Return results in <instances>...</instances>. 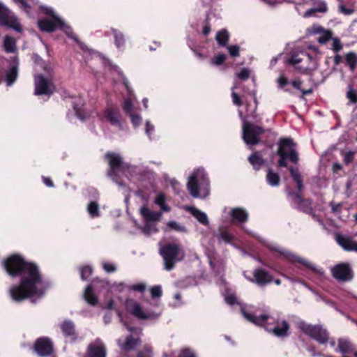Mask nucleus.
I'll use <instances>...</instances> for the list:
<instances>
[{
  "mask_svg": "<svg viewBox=\"0 0 357 357\" xmlns=\"http://www.w3.org/2000/svg\"><path fill=\"white\" fill-rule=\"evenodd\" d=\"M3 265L8 275L18 278V282L9 289V295L15 302L28 299L36 303L50 287L39 266L33 261L25 260L20 255H10L4 261Z\"/></svg>",
  "mask_w": 357,
  "mask_h": 357,
  "instance_id": "nucleus-1",
  "label": "nucleus"
},
{
  "mask_svg": "<svg viewBox=\"0 0 357 357\" xmlns=\"http://www.w3.org/2000/svg\"><path fill=\"white\" fill-rule=\"evenodd\" d=\"M12 1L30 17H35L38 16V13H40L47 15L51 17H45L38 20V24L42 31L52 32L59 28L62 29L68 37L77 42L82 50L84 49L85 45L79 41L72 29L66 25L63 20L55 15L52 8L40 4L38 0Z\"/></svg>",
  "mask_w": 357,
  "mask_h": 357,
  "instance_id": "nucleus-2",
  "label": "nucleus"
},
{
  "mask_svg": "<svg viewBox=\"0 0 357 357\" xmlns=\"http://www.w3.org/2000/svg\"><path fill=\"white\" fill-rule=\"evenodd\" d=\"M106 158L110 167L107 174L108 176L116 182L120 188H122L125 192L127 191L126 185L117 180V175L119 172H122L128 179L133 183L139 181H148L151 183L155 179V174L148 167L142 165L133 166L124 164L119 153H108Z\"/></svg>",
  "mask_w": 357,
  "mask_h": 357,
  "instance_id": "nucleus-3",
  "label": "nucleus"
},
{
  "mask_svg": "<svg viewBox=\"0 0 357 357\" xmlns=\"http://www.w3.org/2000/svg\"><path fill=\"white\" fill-rule=\"evenodd\" d=\"M83 51L84 52V56L87 61H93L92 65H96L98 63H101L111 72L113 76H116L117 78L122 82L127 91V96L123 99L122 102L123 110L126 115L135 112L136 109L133 105V100L135 99V95L130 85L129 81L120 68L112 63L111 61L105 58L99 52L88 49L86 45H84Z\"/></svg>",
  "mask_w": 357,
  "mask_h": 357,
  "instance_id": "nucleus-4",
  "label": "nucleus"
},
{
  "mask_svg": "<svg viewBox=\"0 0 357 357\" xmlns=\"http://www.w3.org/2000/svg\"><path fill=\"white\" fill-rule=\"evenodd\" d=\"M243 316L245 319L255 325L263 326L269 333L278 337H286L289 335V324L283 319H276L267 312L255 310L248 312L242 308Z\"/></svg>",
  "mask_w": 357,
  "mask_h": 357,
  "instance_id": "nucleus-5",
  "label": "nucleus"
},
{
  "mask_svg": "<svg viewBox=\"0 0 357 357\" xmlns=\"http://www.w3.org/2000/svg\"><path fill=\"white\" fill-rule=\"evenodd\" d=\"M34 70L35 95L50 96L55 89L52 82V64L36 56Z\"/></svg>",
  "mask_w": 357,
  "mask_h": 357,
  "instance_id": "nucleus-6",
  "label": "nucleus"
},
{
  "mask_svg": "<svg viewBox=\"0 0 357 357\" xmlns=\"http://www.w3.org/2000/svg\"><path fill=\"white\" fill-rule=\"evenodd\" d=\"M319 52L314 45H309L307 50L294 49L287 62L303 74H310L317 68V56Z\"/></svg>",
  "mask_w": 357,
  "mask_h": 357,
  "instance_id": "nucleus-7",
  "label": "nucleus"
},
{
  "mask_svg": "<svg viewBox=\"0 0 357 357\" xmlns=\"http://www.w3.org/2000/svg\"><path fill=\"white\" fill-rule=\"evenodd\" d=\"M260 241L272 252L274 257L287 260L293 264H300L317 276H324V269L321 267L317 266L309 259L298 256L274 242H271L264 239H260Z\"/></svg>",
  "mask_w": 357,
  "mask_h": 357,
  "instance_id": "nucleus-8",
  "label": "nucleus"
},
{
  "mask_svg": "<svg viewBox=\"0 0 357 357\" xmlns=\"http://www.w3.org/2000/svg\"><path fill=\"white\" fill-rule=\"evenodd\" d=\"M187 189L194 198L204 199L210 194V180L205 169L199 167L188 177Z\"/></svg>",
  "mask_w": 357,
  "mask_h": 357,
  "instance_id": "nucleus-9",
  "label": "nucleus"
},
{
  "mask_svg": "<svg viewBox=\"0 0 357 357\" xmlns=\"http://www.w3.org/2000/svg\"><path fill=\"white\" fill-rule=\"evenodd\" d=\"M158 305V301L153 303L143 301L142 304H140L132 298H128L125 303L126 310L139 319H158L161 312L153 310L152 307H157Z\"/></svg>",
  "mask_w": 357,
  "mask_h": 357,
  "instance_id": "nucleus-10",
  "label": "nucleus"
},
{
  "mask_svg": "<svg viewBox=\"0 0 357 357\" xmlns=\"http://www.w3.org/2000/svg\"><path fill=\"white\" fill-rule=\"evenodd\" d=\"M160 253L163 258L165 269L167 271L172 270L175 264L181 261L185 256L182 248L176 243H167L162 246Z\"/></svg>",
  "mask_w": 357,
  "mask_h": 357,
  "instance_id": "nucleus-11",
  "label": "nucleus"
},
{
  "mask_svg": "<svg viewBox=\"0 0 357 357\" xmlns=\"http://www.w3.org/2000/svg\"><path fill=\"white\" fill-rule=\"evenodd\" d=\"M278 154L280 158L278 161L280 167H286L287 160L295 164L298 161L296 144L291 139L284 138L280 140Z\"/></svg>",
  "mask_w": 357,
  "mask_h": 357,
  "instance_id": "nucleus-12",
  "label": "nucleus"
},
{
  "mask_svg": "<svg viewBox=\"0 0 357 357\" xmlns=\"http://www.w3.org/2000/svg\"><path fill=\"white\" fill-rule=\"evenodd\" d=\"M139 212L144 223L142 231L147 235L157 232V223L162 218V212L152 211L146 205L140 208Z\"/></svg>",
  "mask_w": 357,
  "mask_h": 357,
  "instance_id": "nucleus-13",
  "label": "nucleus"
},
{
  "mask_svg": "<svg viewBox=\"0 0 357 357\" xmlns=\"http://www.w3.org/2000/svg\"><path fill=\"white\" fill-rule=\"evenodd\" d=\"M238 114L243 121V139L247 144L255 145L259 143V136L264 132V129L255 126L246 120L248 115H244L239 110Z\"/></svg>",
  "mask_w": 357,
  "mask_h": 357,
  "instance_id": "nucleus-14",
  "label": "nucleus"
},
{
  "mask_svg": "<svg viewBox=\"0 0 357 357\" xmlns=\"http://www.w3.org/2000/svg\"><path fill=\"white\" fill-rule=\"evenodd\" d=\"M102 117L105 121L119 131H124L127 129V126L123 121L121 112L117 107L108 105L104 110Z\"/></svg>",
  "mask_w": 357,
  "mask_h": 357,
  "instance_id": "nucleus-15",
  "label": "nucleus"
},
{
  "mask_svg": "<svg viewBox=\"0 0 357 357\" xmlns=\"http://www.w3.org/2000/svg\"><path fill=\"white\" fill-rule=\"evenodd\" d=\"M126 328L131 333L130 335L118 340V345L122 351H129L134 350L140 343L141 331L127 326Z\"/></svg>",
  "mask_w": 357,
  "mask_h": 357,
  "instance_id": "nucleus-16",
  "label": "nucleus"
},
{
  "mask_svg": "<svg viewBox=\"0 0 357 357\" xmlns=\"http://www.w3.org/2000/svg\"><path fill=\"white\" fill-rule=\"evenodd\" d=\"M300 329L320 344H325L328 340V333L320 326H312L305 322L298 324Z\"/></svg>",
  "mask_w": 357,
  "mask_h": 357,
  "instance_id": "nucleus-17",
  "label": "nucleus"
},
{
  "mask_svg": "<svg viewBox=\"0 0 357 357\" xmlns=\"http://www.w3.org/2000/svg\"><path fill=\"white\" fill-rule=\"evenodd\" d=\"M1 26H5L17 33H22V26L14 12L1 3Z\"/></svg>",
  "mask_w": 357,
  "mask_h": 357,
  "instance_id": "nucleus-18",
  "label": "nucleus"
},
{
  "mask_svg": "<svg viewBox=\"0 0 357 357\" xmlns=\"http://www.w3.org/2000/svg\"><path fill=\"white\" fill-rule=\"evenodd\" d=\"M224 213L230 217L231 222L232 223L241 225L243 231L252 234L250 231H248L243 226H242L243 224L248 221L249 217L248 212L245 208L241 207L231 208H225L224 209Z\"/></svg>",
  "mask_w": 357,
  "mask_h": 357,
  "instance_id": "nucleus-19",
  "label": "nucleus"
},
{
  "mask_svg": "<svg viewBox=\"0 0 357 357\" xmlns=\"http://www.w3.org/2000/svg\"><path fill=\"white\" fill-rule=\"evenodd\" d=\"M107 348L103 341L96 338L90 342L86 349V357H106Z\"/></svg>",
  "mask_w": 357,
  "mask_h": 357,
  "instance_id": "nucleus-20",
  "label": "nucleus"
},
{
  "mask_svg": "<svg viewBox=\"0 0 357 357\" xmlns=\"http://www.w3.org/2000/svg\"><path fill=\"white\" fill-rule=\"evenodd\" d=\"M288 199L291 204L296 208L305 213L311 211V202L309 199H303L298 193L288 191Z\"/></svg>",
  "mask_w": 357,
  "mask_h": 357,
  "instance_id": "nucleus-21",
  "label": "nucleus"
},
{
  "mask_svg": "<svg viewBox=\"0 0 357 357\" xmlns=\"http://www.w3.org/2000/svg\"><path fill=\"white\" fill-rule=\"evenodd\" d=\"M59 326L67 342L75 343L78 340L79 337L75 331V324L71 320H64Z\"/></svg>",
  "mask_w": 357,
  "mask_h": 357,
  "instance_id": "nucleus-22",
  "label": "nucleus"
},
{
  "mask_svg": "<svg viewBox=\"0 0 357 357\" xmlns=\"http://www.w3.org/2000/svg\"><path fill=\"white\" fill-rule=\"evenodd\" d=\"M333 276L339 281L350 280L352 278L351 270L348 264H340L331 268Z\"/></svg>",
  "mask_w": 357,
  "mask_h": 357,
  "instance_id": "nucleus-23",
  "label": "nucleus"
},
{
  "mask_svg": "<svg viewBox=\"0 0 357 357\" xmlns=\"http://www.w3.org/2000/svg\"><path fill=\"white\" fill-rule=\"evenodd\" d=\"M19 62L17 57H13L9 64L8 69L5 71L3 80L8 86H12L18 77Z\"/></svg>",
  "mask_w": 357,
  "mask_h": 357,
  "instance_id": "nucleus-24",
  "label": "nucleus"
},
{
  "mask_svg": "<svg viewBox=\"0 0 357 357\" xmlns=\"http://www.w3.org/2000/svg\"><path fill=\"white\" fill-rule=\"evenodd\" d=\"M243 275L248 280L255 282L260 286L270 283L272 281V276L262 268L255 269L253 272V278L248 276L246 272H244Z\"/></svg>",
  "mask_w": 357,
  "mask_h": 357,
  "instance_id": "nucleus-25",
  "label": "nucleus"
},
{
  "mask_svg": "<svg viewBox=\"0 0 357 357\" xmlns=\"http://www.w3.org/2000/svg\"><path fill=\"white\" fill-rule=\"evenodd\" d=\"M34 350L40 356H47L52 354L53 345L47 337H40L34 344Z\"/></svg>",
  "mask_w": 357,
  "mask_h": 357,
  "instance_id": "nucleus-26",
  "label": "nucleus"
},
{
  "mask_svg": "<svg viewBox=\"0 0 357 357\" xmlns=\"http://www.w3.org/2000/svg\"><path fill=\"white\" fill-rule=\"evenodd\" d=\"M220 280H221L222 284H223L224 287H225L224 289H222V295L224 296L226 303L230 305H234L235 304H238L240 305L241 311H242V308H243L245 310V311H246L248 312H252L251 311L247 310L243 305H242L240 303H238L237 297H236L235 293L234 292V291L231 289L227 288L225 285V280L222 278L220 279ZM241 313L243 314V312H241Z\"/></svg>",
  "mask_w": 357,
  "mask_h": 357,
  "instance_id": "nucleus-27",
  "label": "nucleus"
},
{
  "mask_svg": "<svg viewBox=\"0 0 357 357\" xmlns=\"http://www.w3.org/2000/svg\"><path fill=\"white\" fill-rule=\"evenodd\" d=\"M336 241L344 250L357 252V241L339 234L336 236Z\"/></svg>",
  "mask_w": 357,
  "mask_h": 357,
  "instance_id": "nucleus-28",
  "label": "nucleus"
},
{
  "mask_svg": "<svg viewBox=\"0 0 357 357\" xmlns=\"http://www.w3.org/2000/svg\"><path fill=\"white\" fill-rule=\"evenodd\" d=\"M167 197L165 193L161 192L157 193L153 199V203L160 208V211L159 212L162 213L171 211V207L167 204Z\"/></svg>",
  "mask_w": 357,
  "mask_h": 357,
  "instance_id": "nucleus-29",
  "label": "nucleus"
},
{
  "mask_svg": "<svg viewBox=\"0 0 357 357\" xmlns=\"http://www.w3.org/2000/svg\"><path fill=\"white\" fill-rule=\"evenodd\" d=\"M111 33L113 35L116 47L119 50L123 51L126 46L125 35L123 32L114 28L111 29Z\"/></svg>",
  "mask_w": 357,
  "mask_h": 357,
  "instance_id": "nucleus-30",
  "label": "nucleus"
},
{
  "mask_svg": "<svg viewBox=\"0 0 357 357\" xmlns=\"http://www.w3.org/2000/svg\"><path fill=\"white\" fill-rule=\"evenodd\" d=\"M188 210L201 224L205 226L208 225L209 221L206 213L193 206L189 207Z\"/></svg>",
  "mask_w": 357,
  "mask_h": 357,
  "instance_id": "nucleus-31",
  "label": "nucleus"
},
{
  "mask_svg": "<svg viewBox=\"0 0 357 357\" xmlns=\"http://www.w3.org/2000/svg\"><path fill=\"white\" fill-rule=\"evenodd\" d=\"M95 288V284H90L86 287L84 293V300L91 305H95L98 303V298L93 293V289Z\"/></svg>",
  "mask_w": 357,
  "mask_h": 357,
  "instance_id": "nucleus-32",
  "label": "nucleus"
},
{
  "mask_svg": "<svg viewBox=\"0 0 357 357\" xmlns=\"http://www.w3.org/2000/svg\"><path fill=\"white\" fill-rule=\"evenodd\" d=\"M84 103L82 98H78L77 102H73V108L78 119L84 121L88 116V113L83 108Z\"/></svg>",
  "mask_w": 357,
  "mask_h": 357,
  "instance_id": "nucleus-33",
  "label": "nucleus"
},
{
  "mask_svg": "<svg viewBox=\"0 0 357 357\" xmlns=\"http://www.w3.org/2000/svg\"><path fill=\"white\" fill-rule=\"evenodd\" d=\"M353 350L351 342L347 339L340 338L338 340V347L335 349L336 351H339L342 354H346Z\"/></svg>",
  "mask_w": 357,
  "mask_h": 357,
  "instance_id": "nucleus-34",
  "label": "nucleus"
},
{
  "mask_svg": "<svg viewBox=\"0 0 357 357\" xmlns=\"http://www.w3.org/2000/svg\"><path fill=\"white\" fill-rule=\"evenodd\" d=\"M86 211L91 218H97L100 216V210L96 201H91L86 206Z\"/></svg>",
  "mask_w": 357,
  "mask_h": 357,
  "instance_id": "nucleus-35",
  "label": "nucleus"
},
{
  "mask_svg": "<svg viewBox=\"0 0 357 357\" xmlns=\"http://www.w3.org/2000/svg\"><path fill=\"white\" fill-rule=\"evenodd\" d=\"M248 160L255 169H259L264 163V160L259 152H255L249 156Z\"/></svg>",
  "mask_w": 357,
  "mask_h": 357,
  "instance_id": "nucleus-36",
  "label": "nucleus"
},
{
  "mask_svg": "<svg viewBox=\"0 0 357 357\" xmlns=\"http://www.w3.org/2000/svg\"><path fill=\"white\" fill-rule=\"evenodd\" d=\"M217 237L218 238L219 242H225L228 244H231L235 246L233 244V241L234 239V236L230 234L226 229H221L218 234H217Z\"/></svg>",
  "mask_w": 357,
  "mask_h": 357,
  "instance_id": "nucleus-37",
  "label": "nucleus"
},
{
  "mask_svg": "<svg viewBox=\"0 0 357 357\" xmlns=\"http://www.w3.org/2000/svg\"><path fill=\"white\" fill-rule=\"evenodd\" d=\"M289 172L293 180L296 183V188L298 191L303 189V179L302 176L297 169L292 167H289Z\"/></svg>",
  "mask_w": 357,
  "mask_h": 357,
  "instance_id": "nucleus-38",
  "label": "nucleus"
},
{
  "mask_svg": "<svg viewBox=\"0 0 357 357\" xmlns=\"http://www.w3.org/2000/svg\"><path fill=\"white\" fill-rule=\"evenodd\" d=\"M3 47L7 52H15L17 50L15 40L11 36H6L3 40Z\"/></svg>",
  "mask_w": 357,
  "mask_h": 357,
  "instance_id": "nucleus-39",
  "label": "nucleus"
},
{
  "mask_svg": "<svg viewBox=\"0 0 357 357\" xmlns=\"http://www.w3.org/2000/svg\"><path fill=\"white\" fill-rule=\"evenodd\" d=\"M266 181L270 185L273 187L278 186L280 183V176L277 173L268 169L266 175Z\"/></svg>",
  "mask_w": 357,
  "mask_h": 357,
  "instance_id": "nucleus-40",
  "label": "nucleus"
},
{
  "mask_svg": "<svg viewBox=\"0 0 357 357\" xmlns=\"http://www.w3.org/2000/svg\"><path fill=\"white\" fill-rule=\"evenodd\" d=\"M215 39L220 45L225 46L229 40V33L222 29L217 33Z\"/></svg>",
  "mask_w": 357,
  "mask_h": 357,
  "instance_id": "nucleus-41",
  "label": "nucleus"
},
{
  "mask_svg": "<svg viewBox=\"0 0 357 357\" xmlns=\"http://www.w3.org/2000/svg\"><path fill=\"white\" fill-rule=\"evenodd\" d=\"M319 3L321 4V8H310V9L307 10L303 14V17L307 18V17H312L317 12H319V13H325V12H326L327 11L326 3L324 1H320Z\"/></svg>",
  "mask_w": 357,
  "mask_h": 357,
  "instance_id": "nucleus-42",
  "label": "nucleus"
},
{
  "mask_svg": "<svg viewBox=\"0 0 357 357\" xmlns=\"http://www.w3.org/2000/svg\"><path fill=\"white\" fill-rule=\"evenodd\" d=\"M79 270L82 280H88L93 273V268L90 265L81 266Z\"/></svg>",
  "mask_w": 357,
  "mask_h": 357,
  "instance_id": "nucleus-43",
  "label": "nucleus"
},
{
  "mask_svg": "<svg viewBox=\"0 0 357 357\" xmlns=\"http://www.w3.org/2000/svg\"><path fill=\"white\" fill-rule=\"evenodd\" d=\"M346 61L349 68L353 71L357 65V54L354 52L347 54Z\"/></svg>",
  "mask_w": 357,
  "mask_h": 357,
  "instance_id": "nucleus-44",
  "label": "nucleus"
},
{
  "mask_svg": "<svg viewBox=\"0 0 357 357\" xmlns=\"http://www.w3.org/2000/svg\"><path fill=\"white\" fill-rule=\"evenodd\" d=\"M145 133L150 140L155 139V126L153 125L149 120H147L145 123Z\"/></svg>",
  "mask_w": 357,
  "mask_h": 357,
  "instance_id": "nucleus-45",
  "label": "nucleus"
},
{
  "mask_svg": "<svg viewBox=\"0 0 357 357\" xmlns=\"http://www.w3.org/2000/svg\"><path fill=\"white\" fill-rule=\"evenodd\" d=\"M167 226L169 229L172 230H174L178 232H186V228L185 226L176 221H169L167 223Z\"/></svg>",
  "mask_w": 357,
  "mask_h": 357,
  "instance_id": "nucleus-46",
  "label": "nucleus"
},
{
  "mask_svg": "<svg viewBox=\"0 0 357 357\" xmlns=\"http://www.w3.org/2000/svg\"><path fill=\"white\" fill-rule=\"evenodd\" d=\"M346 96L349 99V103H357V91L354 90L351 86H349Z\"/></svg>",
  "mask_w": 357,
  "mask_h": 357,
  "instance_id": "nucleus-47",
  "label": "nucleus"
},
{
  "mask_svg": "<svg viewBox=\"0 0 357 357\" xmlns=\"http://www.w3.org/2000/svg\"><path fill=\"white\" fill-rule=\"evenodd\" d=\"M130 117L131 123L135 128L138 127L142 121V118L141 115L136 112L131 113V114L127 115Z\"/></svg>",
  "mask_w": 357,
  "mask_h": 357,
  "instance_id": "nucleus-48",
  "label": "nucleus"
},
{
  "mask_svg": "<svg viewBox=\"0 0 357 357\" xmlns=\"http://www.w3.org/2000/svg\"><path fill=\"white\" fill-rule=\"evenodd\" d=\"M227 56L225 54H218L213 56L210 61V63L213 66H220L226 60Z\"/></svg>",
  "mask_w": 357,
  "mask_h": 357,
  "instance_id": "nucleus-49",
  "label": "nucleus"
},
{
  "mask_svg": "<svg viewBox=\"0 0 357 357\" xmlns=\"http://www.w3.org/2000/svg\"><path fill=\"white\" fill-rule=\"evenodd\" d=\"M332 38V33L330 31H324L321 33V36H319L317 40L319 43L325 44L328 41L331 40Z\"/></svg>",
  "mask_w": 357,
  "mask_h": 357,
  "instance_id": "nucleus-50",
  "label": "nucleus"
},
{
  "mask_svg": "<svg viewBox=\"0 0 357 357\" xmlns=\"http://www.w3.org/2000/svg\"><path fill=\"white\" fill-rule=\"evenodd\" d=\"M238 87V82L236 81L234 83V86L231 88L232 93H231V97H232V102L234 105L237 106H240L242 104L241 100L239 97V96L234 91V90Z\"/></svg>",
  "mask_w": 357,
  "mask_h": 357,
  "instance_id": "nucleus-51",
  "label": "nucleus"
},
{
  "mask_svg": "<svg viewBox=\"0 0 357 357\" xmlns=\"http://www.w3.org/2000/svg\"><path fill=\"white\" fill-rule=\"evenodd\" d=\"M331 49L335 52H337L340 51L342 49V45L337 38H331Z\"/></svg>",
  "mask_w": 357,
  "mask_h": 357,
  "instance_id": "nucleus-52",
  "label": "nucleus"
},
{
  "mask_svg": "<svg viewBox=\"0 0 357 357\" xmlns=\"http://www.w3.org/2000/svg\"><path fill=\"white\" fill-rule=\"evenodd\" d=\"M178 357H197L195 351L189 348H183L182 349Z\"/></svg>",
  "mask_w": 357,
  "mask_h": 357,
  "instance_id": "nucleus-53",
  "label": "nucleus"
},
{
  "mask_svg": "<svg viewBox=\"0 0 357 357\" xmlns=\"http://www.w3.org/2000/svg\"><path fill=\"white\" fill-rule=\"evenodd\" d=\"M162 291L161 286L156 285L151 289V295L152 298H160L162 296Z\"/></svg>",
  "mask_w": 357,
  "mask_h": 357,
  "instance_id": "nucleus-54",
  "label": "nucleus"
},
{
  "mask_svg": "<svg viewBox=\"0 0 357 357\" xmlns=\"http://www.w3.org/2000/svg\"><path fill=\"white\" fill-rule=\"evenodd\" d=\"M146 284L144 283H139L136 284H132L128 287V289L137 291L141 293H143L146 289Z\"/></svg>",
  "mask_w": 357,
  "mask_h": 357,
  "instance_id": "nucleus-55",
  "label": "nucleus"
},
{
  "mask_svg": "<svg viewBox=\"0 0 357 357\" xmlns=\"http://www.w3.org/2000/svg\"><path fill=\"white\" fill-rule=\"evenodd\" d=\"M152 349L149 346H145L142 351L137 354V357H151Z\"/></svg>",
  "mask_w": 357,
  "mask_h": 357,
  "instance_id": "nucleus-56",
  "label": "nucleus"
},
{
  "mask_svg": "<svg viewBox=\"0 0 357 357\" xmlns=\"http://www.w3.org/2000/svg\"><path fill=\"white\" fill-rule=\"evenodd\" d=\"M250 75V70L248 68H243L236 74L237 77L242 80L247 79Z\"/></svg>",
  "mask_w": 357,
  "mask_h": 357,
  "instance_id": "nucleus-57",
  "label": "nucleus"
},
{
  "mask_svg": "<svg viewBox=\"0 0 357 357\" xmlns=\"http://www.w3.org/2000/svg\"><path fill=\"white\" fill-rule=\"evenodd\" d=\"M128 286H126L123 283L114 284L111 287L112 292H121L124 291Z\"/></svg>",
  "mask_w": 357,
  "mask_h": 357,
  "instance_id": "nucleus-58",
  "label": "nucleus"
},
{
  "mask_svg": "<svg viewBox=\"0 0 357 357\" xmlns=\"http://www.w3.org/2000/svg\"><path fill=\"white\" fill-rule=\"evenodd\" d=\"M102 268L107 273H113L116 270V266L114 264L109 262H103Z\"/></svg>",
  "mask_w": 357,
  "mask_h": 357,
  "instance_id": "nucleus-59",
  "label": "nucleus"
},
{
  "mask_svg": "<svg viewBox=\"0 0 357 357\" xmlns=\"http://www.w3.org/2000/svg\"><path fill=\"white\" fill-rule=\"evenodd\" d=\"M227 50L231 56L236 57L239 55V47L238 45L228 46Z\"/></svg>",
  "mask_w": 357,
  "mask_h": 357,
  "instance_id": "nucleus-60",
  "label": "nucleus"
},
{
  "mask_svg": "<svg viewBox=\"0 0 357 357\" xmlns=\"http://www.w3.org/2000/svg\"><path fill=\"white\" fill-rule=\"evenodd\" d=\"M277 82L278 84L279 88L282 89L288 84L289 81L284 75H282L278 78Z\"/></svg>",
  "mask_w": 357,
  "mask_h": 357,
  "instance_id": "nucleus-61",
  "label": "nucleus"
},
{
  "mask_svg": "<svg viewBox=\"0 0 357 357\" xmlns=\"http://www.w3.org/2000/svg\"><path fill=\"white\" fill-rule=\"evenodd\" d=\"M354 153L353 151L345 152L343 154L344 161L345 163L349 164L352 162L354 159Z\"/></svg>",
  "mask_w": 357,
  "mask_h": 357,
  "instance_id": "nucleus-62",
  "label": "nucleus"
},
{
  "mask_svg": "<svg viewBox=\"0 0 357 357\" xmlns=\"http://www.w3.org/2000/svg\"><path fill=\"white\" fill-rule=\"evenodd\" d=\"M42 179H43L44 184L45 185H47V187H49V188L54 187L53 181H52V179L50 177L43 176Z\"/></svg>",
  "mask_w": 357,
  "mask_h": 357,
  "instance_id": "nucleus-63",
  "label": "nucleus"
},
{
  "mask_svg": "<svg viewBox=\"0 0 357 357\" xmlns=\"http://www.w3.org/2000/svg\"><path fill=\"white\" fill-rule=\"evenodd\" d=\"M339 9L341 13L347 15H351L353 13L351 9L347 8L342 5L340 6Z\"/></svg>",
  "mask_w": 357,
  "mask_h": 357,
  "instance_id": "nucleus-64",
  "label": "nucleus"
}]
</instances>
